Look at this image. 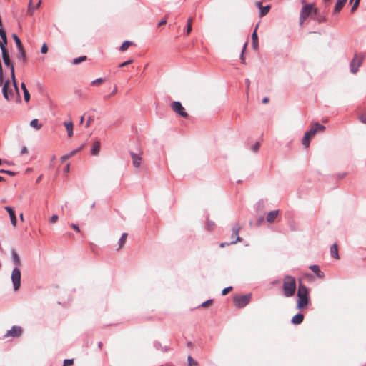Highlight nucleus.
Segmentation results:
<instances>
[{
    "mask_svg": "<svg viewBox=\"0 0 366 366\" xmlns=\"http://www.w3.org/2000/svg\"><path fill=\"white\" fill-rule=\"evenodd\" d=\"M297 295L298 297L297 308L298 310H302L306 307L309 303V292L307 287L300 283L298 287Z\"/></svg>",
    "mask_w": 366,
    "mask_h": 366,
    "instance_id": "obj_1",
    "label": "nucleus"
},
{
    "mask_svg": "<svg viewBox=\"0 0 366 366\" xmlns=\"http://www.w3.org/2000/svg\"><path fill=\"white\" fill-rule=\"evenodd\" d=\"M325 127L318 122H315L311 124L310 129L305 133L302 138V145L307 148L310 144V139L315 135L317 132H323Z\"/></svg>",
    "mask_w": 366,
    "mask_h": 366,
    "instance_id": "obj_2",
    "label": "nucleus"
},
{
    "mask_svg": "<svg viewBox=\"0 0 366 366\" xmlns=\"http://www.w3.org/2000/svg\"><path fill=\"white\" fill-rule=\"evenodd\" d=\"M282 288L285 297H292L296 290L295 278L290 275H286L284 278Z\"/></svg>",
    "mask_w": 366,
    "mask_h": 366,
    "instance_id": "obj_3",
    "label": "nucleus"
},
{
    "mask_svg": "<svg viewBox=\"0 0 366 366\" xmlns=\"http://www.w3.org/2000/svg\"><path fill=\"white\" fill-rule=\"evenodd\" d=\"M316 13V9L312 4H305L302 6L300 14V24L302 25L304 21L312 13Z\"/></svg>",
    "mask_w": 366,
    "mask_h": 366,
    "instance_id": "obj_4",
    "label": "nucleus"
},
{
    "mask_svg": "<svg viewBox=\"0 0 366 366\" xmlns=\"http://www.w3.org/2000/svg\"><path fill=\"white\" fill-rule=\"evenodd\" d=\"M364 59V56L355 54L354 58L350 62V71L352 74H356L358 71L359 68L361 66Z\"/></svg>",
    "mask_w": 366,
    "mask_h": 366,
    "instance_id": "obj_5",
    "label": "nucleus"
},
{
    "mask_svg": "<svg viewBox=\"0 0 366 366\" xmlns=\"http://www.w3.org/2000/svg\"><path fill=\"white\" fill-rule=\"evenodd\" d=\"M251 295L249 294L237 296L234 298V304L238 308L245 307L250 301Z\"/></svg>",
    "mask_w": 366,
    "mask_h": 366,
    "instance_id": "obj_6",
    "label": "nucleus"
},
{
    "mask_svg": "<svg viewBox=\"0 0 366 366\" xmlns=\"http://www.w3.org/2000/svg\"><path fill=\"white\" fill-rule=\"evenodd\" d=\"M11 281L14 290H17L21 286V271L18 267H15L12 271Z\"/></svg>",
    "mask_w": 366,
    "mask_h": 366,
    "instance_id": "obj_7",
    "label": "nucleus"
},
{
    "mask_svg": "<svg viewBox=\"0 0 366 366\" xmlns=\"http://www.w3.org/2000/svg\"><path fill=\"white\" fill-rule=\"evenodd\" d=\"M171 107L174 112L178 114L182 117H187L188 114L184 111V108L182 107L180 102H172L171 103Z\"/></svg>",
    "mask_w": 366,
    "mask_h": 366,
    "instance_id": "obj_8",
    "label": "nucleus"
},
{
    "mask_svg": "<svg viewBox=\"0 0 366 366\" xmlns=\"http://www.w3.org/2000/svg\"><path fill=\"white\" fill-rule=\"evenodd\" d=\"M22 333L21 327L19 326H13L11 330H8L5 337H19L21 336Z\"/></svg>",
    "mask_w": 366,
    "mask_h": 366,
    "instance_id": "obj_9",
    "label": "nucleus"
},
{
    "mask_svg": "<svg viewBox=\"0 0 366 366\" xmlns=\"http://www.w3.org/2000/svg\"><path fill=\"white\" fill-rule=\"evenodd\" d=\"M241 229V227L239 224H235L232 227V232L234 233V235L237 236V239L234 240H232L230 242V244H235L237 242H241L242 239L239 236V232Z\"/></svg>",
    "mask_w": 366,
    "mask_h": 366,
    "instance_id": "obj_10",
    "label": "nucleus"
},
{
    "mask_svg": "<svg viewBox=\"0 0 366 366\" xmlns=\"http://www.w3.org/2000/svg\"><path fill=\"white\" fill-rule=\"evenodd\" d=\"M258 28V24L256 26L254 31H253L252 34V46L254 50H257L259 47V41H258V37L257 34V30Z\"/></svg>",
    "mask_w": 366,
    "mask_h": 366,
    "instance_id": "obj_11",
    "label": "nucleus"
},
{
    "mask_svg": "<svg viewBox=\"0 0 366 366\" xmlns=\"http://www.w3.org/2000/svg\"><path fill=\"white\" fill-rule=\"evenodd\" d=\"M9 80H7L4 84V86H3V88H2V93H3V95H4V97L6 100H10L11 98V96H12L11 95L12 91L11 90L10 93L8 91V86H9Z\"/></svg>",
    "mask_w": 366,
    "mask_h": 366,
    "instance_id": "obj_12",
    "label": "nucleus"
},
{
    "mask_svg": "<svg viewBox=\"0 0 366 366\" xmlns=\"http://www.w3.org/2000/svg\"><path fill=\"white\" fill-rule=\"evenodd\" d=\"M130 155L132 159L133 165L137 168L139 167L142 162V157L132 152H130Z\"/></svg>",
    "mask_w": 366,
    "mask_h": 366,
    "instance_id": "obj_13",
    "label": "nucleus"
},
{
    "mask_svg": "<svg viewBox=\"0 0 366 366\" xmlns=\"http://www.w3.org/2000/svg\"><path fill=\"white\" fill-rule=\"evenodd\" d=\"M2 59L6 66L11 69L14 68V64L11 63L9 52L2 54Z\"/></svg>",
    "mask_w": 366,
    "mask_h": 366,
    "instance_id": "obj_14",
    "label": "nucleus"
},
{
    "mask_svg": "<svg viewBox=\"0 0 366 366\" xmlns=\"http://www.w3.org/2000/svg\"><path fill=\"white\" fill-rule=\"evenodd\" d=\"M81 148H82V147H80L78 149H74V150L71 151L69 153L61 156L60 158L61 162H65L66 160L69 159V158H71V157L75 155L77 152L81 151Z\"/></svg>",
    "mask_w": 366,
    "mask_h": 366,
    "instance_id": "obj_15",
    "label": "nucleus"
},
{
    "mask_svg": "<svg viewBox=\"0 0 366 366\" xmlns=\"http://www.w3.org/2000/svg\"><path fill=\"white\" fill-rule=\"evenodd\" d=\"M278 214H279L278 210H273V211L269 212L267 216V222L269 223L274 222L275 219L277 217Z\"/></svg>",
    "mask_w": 366,
    "mask_h": 366,
    "instance_id": "obj_16",
    "label": "nucleus"
},
{
    "mask_svg": "<svg viewBox=\"0 0 366 366\" xmlns=\"http://www.w3.org/2000/svg\"><path fill=\"white\" fill-rule=\"evenodd\" d=\"M304 320V315L302 313H297L292 318L291 322L294 325H300Z\"/></svg>",
    "mask_w": 366,
    "mask_h": 366,
    "instance_id": "obj_17",
    "label": "nucleus"
},
{
    "mask_svg": "<svg viewBox=\"0 0 366 366\" xmlns=\"http://www.w3.org/2000/svg\"><path fill=\"white\" fill-rule=\"evenodd\" d=\"M310 269L312 271L318 278H322L324 277V273L320 271L318 265H311Z\"/></svg>",
    "mask_w": 366,
    "mask_h": 366,
    "instance_id": "obj_18",
    "label": "nucleus"
},
{
    "mask_svg": "<svg viewBox=\"0 0 366 366\" xmlns=\"http://www.w3.org/2000/svg\"><path fill=\"white\" fill-rule=\"evenodd\" d=\"M346 2L347 0H337L334 7V13H339Z\"/></svg>",
    "mask_w": 366,
    "mask_h": 366,
    "instance_id": "obj_19",
    "label": "nucleus"
},
{
    "mask_svg": "<svg viewBox=\"0 0 366 366\" xmlns=\"http://www.w3.org/2000/svg\"><path fill=\"white\" fill-rule=\"evenodd\" d=\"M330 255L332 257H334L337 259L340 258L338 254V248L337 244H334L330 247Z\"/></svg>",
    "mask_w": 366,
    "mask_h": 366,
    "instance_id": "obj_20",
    "label": "nucleus"
},
{
    "mask_svg": "<svg viewBox=\"0 0 366 366\" xmlns=\"http://www.w3.org/2000/svg\"><path fill=\"white\" fill-rule=\"evenodd\" d=\"M11 258L13 263L18 267L21 264V261L18 254L14 250H11Z\"/></svg>",
    "mask_w": 366,
    "mask_h": 366,
    "instance_id": "obj_21",
    "label": "nucleus"
},
{
    "mask_svg": "<svg viewBox=\"0 0 366 366\" xmlns=\"http://www.w3.org/2000/svg\"><path fill=\"white\" fill-rule=\"evenodd\" d=\"M100 150V142L99 141H96L92 147L91 153L92 155H97Z\"/></svg>",
    "mask_w": 366,
    "mask_h": 366,
    "instance_id": "obj_22",
    "label": "nucleus"
},
{
    "mask_svg": "<svg viewBox=\"0 0 366 366\" xmlns=\"http://www.w3.org/2000/svg\"><path fill=\"white\" fill-rule=\"evenodd\" d=\"M18 51H19V54L17 55L18 60L21 61L22 63H24L26 59V52L24 51V49L22 48L21 49H18Z\"/></svg>",
    "mask_w": 366,
    "mask_h": 366,
    "instance_id": "obj_23",
    "label": "nucleus"
},
{
    "mask_svg": "<svg viewBox=\"0 0 366 366\" xmlns=\"http://www.w3.org/2000/svg\"><path fill=\"white\" fill-rule=\"evenodd\" d=\"M68 133V136L71 137L73 135V123L72 122H65L64 123Z\"/></svg>",
    "mask_w": 366,
    "mask_h": 366,
    "instance_id": "obj_24",
    "label": "nucleus"
},
{
    "mask_svg": "<svg viewBox=\"0 0 366 366\" xmlns=\"http://www.w3.org/2000/svg\"><path fill=\"white\" fill-rule=\"evenodd\" d=\"M6 45L7 38L1 39V40L0 41V49L1 50L2 54L9 52L8 49H6Z\"/></svg>",
    "mask_w": 366,
    "mask_h": 366,
    "instance_id": "obj_25",
    "label": "nucleus"
},
{
    "mask_svg": "<svg viewBox=\"0 0 366 366\" xmlns=\"http://www.w3.org/2000/svg\"><path fill=\"white\" fill-rule=\"evenodd\" d=\"M269 10H270V6L269 5H267L265 6H262L259 9V16L260 17L264 16L266 14H267V13L269 11Z\"/></svg>",
    "mask_w": 366,
    "mask_h": 366,
    "instance_id": "obj_26",
    "label": "nucleus"
},
{
    "mask_svg": "<svg viewBox=\"0 0 366 366\" xmlns=\"http://www.w3.org/2000/svg\"><path fill=\"white\" fill-rule=\"evenodd\" d=\"M265 200L260 199L256 204L257 212H263L264 210Z\"/></svg>",
    "mask_w": 366,
    "mask_h": 366,
    "instance_id": "obj_27",
    "label": "nucleus"
},
{
    "mask_svg": "<svg viewBox=\"0 0 366 366\" xmlns=\"http://www.w3.org/2000/svg\"><path fill=\"white\" fill-rule=\"evenodd\" d=\"M12 38L16 43L17 49H21L24 48L20 39L18 37V36L16 34H12Z\"/></svg>",
    "mask_w": 366,
    "mask_h": 366,
    "instance_id": "obj_28",
    "label": "nucleus"
},
{
    "mask_svg": "<svg viewBox=\"0 0 366 366\" xmlns=\"http://www.w3.org/2000/svg\"><path fill=\"white\" fill-rule=\"evenodd\" d=\"M127 237V233H123L122 234V237H120L119 242H118L119 247L117 248V250H119L120 248H122L124 246V244L126 242Z\"/></svg>",
    "mask_w": 366,
    "mask_h": 366,
    "instance_id": "obj_29",
    "label": "nucleus"
},
{
    "mask_svg": "<svg viewBox=\"0 0 366 366\" xmlns=\"http://www.w3.org/2000/svg\"><path fill=\"white\" fill-rule=\"evenodd\" d=\"M30 126L36 130H39L41 128L42 125L39 124V120L37 119H32L30 122Z\"/></svg>",
    "mask_w": 366,
    "mask_h": 366,
    "instance_id": "obj_30",
    "label": "nucleus"
},
{
    "mask_svg": "<svg viewBox=\"0 0 366 366\" xmlns=\"http://www.w3.org/2000/svg\"><path fill=\"white\" fill-rule=\"evenodd\" d=\"M134 43L130 41H125L120 46V51H125L130 46L133 45Z\"/></svg>",
    "mask_w": 366,
    "mask_h": 366,
    "instance_id": "obj_31",
    "label": "nucleus"
},
{
    "mask_svg": "<svg viewBox=\"0 0 366 366\" xmlns=\"http://www.w3.org/2000/svg\"><path fill=\"white\" fill-rule=\"evenodd\" d=\"M9 214V217H10V220H11V223L12 226L16 227V224H17V219H16V216L15 212H14Z\"/></svg>",
    "mask_w": 366,
    "mask_h": 366,
    "instance_id": "obj_32",
    "label": "nucleus"
},
{
    "mask_svg": "<svg viewBox=\"0 0 366 366\" xmlns=\"http://www.w3.org/2000/svg\"><path fill=\"white\" fill-rule=\"evenodd\" d=\"M86 59V56H81L74 59L72 63H73V64L76 65V64H79L84 61Z\"/></svg>",
    "mask_w": 366,
    "mask_h": 366,
    "instance_id": "obj_33",
    "label": "nucleus"
},
{
    "mask_svg": "<svg viewBox=\"0 0 366 366\" xmlns=\"http://www.w3.org/2000/svg\"><path fill=\"white\" fill-rule=\"evenodd\" d=\"M192 19L189 18L187 19V29H186V34L187 35H188L192 29Z\"/></svg>",
    "mask_w": 366,
    "mask_h": 366,
    "instance_id": "obj_34",
    "label": "nucleus"
},
{
    "mask_svg": "<svg viewBox=\"0 0 366 366\" xmlns=\"http://www.w3.org/2000/svg\"><path fill=\"white\" fill-rule=\"evenodd\" d=\"M35 9H36L35 6H32V1H31V0H30L29 2V4H28V10H27L28 14L32 15Z\"/></svg>",
    "mask_w": 366,
    "mask_h": 366,
    "instance_id": "obj_35",
    "label": "nucleus"
},
{
    "mask_svg": "<svg viewBox=\"0 0 366 366\" xmlns=\"http://www.w3.org/2000/svg\"><path fill=\"white\" fill-rule=\"evenodd\" d=\"M189 366H197V362L194 360L190 355L187 358Z\"/></svg>",
    "mask_w": 366,
    "mask_h": 366,
    "instance_id": "obj_36",
    "label": "nucleus"
},
{
    "mask_svg": "<svg viewBox=\"0 0 366 366\" xmlns=\"http://www.w3.org/2000/svg\"><path fill=\"white\" fill-rule=\"evenodd\" d=\"M215 227V224L214 222L210 220H207V229L208 230H212Z\"/></svg>",
    "mask_w": 366,
    "mask_h": 366,
    "instance_id": "obj_37",
    "label": "nucleus"
},
{
    "mask_svg": "<svg viewBox=\"0 0 366 366\" xmlns=\"http://www.w3.org/2000/svg\"><path fill=\"white\" fill-rule=\"evenodd\" d=\"M11 79H12V81L14 83V85L16 88V89L17 90V85H16V78H15V74H14V68H12V69H11Z\"/></svg>",
    "mask_w": 366,
    "mask_h": 366,
    "instance_id": "obj_38",
    "label": "nucleus"
},
{
    "mask_svg": "<svg viewBox=\"0 0 366 366\" xmlns=\"http://www.w3.org/2000/svg\"><path fill=\"white\" fill-rule=\"evenodd\" d=\"M104 82V79L102 78H98L91 82L92 86H96L98 84H100Z\"/></svg>",
    "mask_w": 366,
    "mask_h": 366,
    "instance_id": "obj_39",
    "label": "nucleus"
},
{
    "mask_svg": "<svg viewBox=\"0 0 366 366\" xmlns=\"http://www.w3.org/2000/svg\"><path fill=\"white\" fill-rule=\"evenodd\" d=\"M360 0H355L351 8V12H354L358 7Z\"/></svg>",
    "mask_w": 366,
    "mask_h": 366,
    "instance_id": "obj_40",
    "label": "nucleus"
},
{
    "mask_svg": "<svg viewBox=\"0 0 366 366\" xmlns=\"http://www.w3.org/2000/svg\"><path fill=\"white\" fill-rule=\"evenodd\" d=\"M360 0H355L351 8V12H354L358 7Z\"/></svg>",
    "mask_w": 366,
    "mask_h": 366,
    "instance_id": "obj_41",
    "label": "nucleus"
},
{
    "mask_svg": "<svg viewBox=\"0 0 366 366\" xmlns=\"http://www.w3.org/2000/svg\"><path fill=\"white\" fill-rule=\"evenodd\" d=\"M360 0H355L351 8V12H354L358 7Z\"/></svg>",
    "mask_w": 366,
    "mask_h": 366,
    "instance_id": "obj_42",
    "label": "nucleus"
},
{
    "mask_svg": "<svg viewBox=\"0 0 366 366\" xmlns=\"http://www.w3.org/2000/svg\"><path fill=\"white\" fill-rule=\"evenodd\" d=\"M232 290V286H229V287H225L224 289L222 290V295H226L229 292H230L231 290Z\"/></svg>",
    "mask_w": 366,
    "mask_h": 366,
    "instance_id": "obj_43",
    "label": "nucleus"
},
{
    "mask_svg": "<svg viewBox=\"0 0 366 366\" xmlns=\"http://www.w3.org/2000/svg\"><path fill=\"white\" fill-rule=\"evenodd\" d=\"M74 360L73 359H66L64 361L63 366H68L73 364Z\"/></svg>",
    "mask_w": 366,
    "mask_h": 366,
    "instance_id": "obj_44",
    "label": "nucleus"
},
{
    "mask_svg": "<svg viewBox=\"0 0 366 366\" xmlns=\"http://www.w3.org/2000/svg\"><path fill=\"white\" fill-rule=\"evenodd\" d=\"M24 98L26 102L30 100V94L29 93L28 90L24 92Z\"/></svg>",
    "mask_w": 366,
    "mask_h": 366,
    "instance_id": "obj_45",
    "label": "nucleus"
},
{
    "mask_svg": "<svg viewBox=\"0 0 366 366\" xmlns=\"http://www.w3.org/2000/svg\"><path fill=\"white\" fill-rule=\"evenodd\" d=\"M0 173L7 174L10 176H14L15 174V173L14 172L10 171V170H6V169H1Z\"/></svg>",
    "mask_w": 366,
    "mask_h": 366,
    "instance_id": "obj_46",
    "label": "nucleus"
},
{
    "mask_svg": "<svg viewBox=\"0 0 366 366\" xmlns=\"http://www.w3.org/2000/svg\"><path fill=\"white\" fill-rule=\"evenodd\" d=\"M59 219V217L58 215L56 214H53L51 216V217L50 218V220L49 222L51 223V224H54Z\"/></svg>",
    "mask_w": 366,
    "mask_h": 366,
    "instance_id": "obj_47",
    "label": "nucleus"
},
{
    "mask_svg": "<svg viewBox=\"0 0 366 366\" xmlns=\"http://www.w3.org/2000/svg\"><path fill=\"white\" fill-rule=\"evenodd\" d=\"M47 51H48V46H47L46 44L44 43L41 46V52L42 54H46V53H47Z\"/></svg>",
    "mask_w": 366,
    "mask_h": 366,
    "instance_id": "obj_48",
    "label": "nucleus"
},
{
    "mask_svg": "<svg viewBox=\"0 0 366 366\" xmlns=\"http://www.w3.org/2000/svg\"><path fill=\"white\" fill-rule=\"evenodd\" d=\"M132 62V61L131 59H129V60H128V61H126L122 62V64H120L119 65V68L124 67V66H127V65L130 64Z\"/></svg>",
    "mask_w": 366,
    "mask_h": 366,
    "instance_id": "obj_49",
    "label": "nucleus"
},
{
    "mask_svg": "<svg viewBox=\"0 0 366 366\" xmlns=\"http://www.w3.org/2000/svg\"><path fill=\"white\" fill-rule=\"evenodd\" d=\"M259 146H260L259 142H256V143H255V144L252 147V148H251V149H252V150L253 152H257V151L259 149Z\"/></svg>",
    "mask_w": 366,
    "mask_h": 366,
    "instance_id": "obj_50",
    "label": "nucleus"
},
{
    "mask_svg": "<svg viewBox=\"0 0 366 366\" xmlns=\"http://www.w3.org/2000/svg\"><path fill=\"white\" fill-rule=\"evenodd\" d=\"M212 302V299H210V300H207V301L204 302L201 305V306H202V307H207L208 305H209Z\"/></svg>",
    "mask_w": 366,
    "mask_h": 366,
    "instance_id": "obj_51",
    "label": "nucleus"
},
{
    "mask_svg": "<svg viewBox=\"0 0 366 366\" xmlns=\"http://www.w3.org/2000/svg\"><path fill=\"white\" fill-rule=\"evenodd\" d=\"M0 36L1 39L6 38V34L4 29L0 28Z\"/></svg>",
    "mask_w": 366,
    "mask_h": 366,
    "instance_id": "obj_52",
    "label": "nucleus"
},
{
    "mask_svg": "<svg viewBox=\"0 0 366 366\" xmlns=\"http://www.w3.org/2000/svg\"><path fill=\"white\" fill-rule=\"evenodd\" d=\"M247 46V42H246L244 44V46H243V49H242L241 55H240V58H241L242 60L244 59V51L246 49Z\"/></svg>",
    "mask_w": 366,
    "mask_h": 366,
    "instance_id": "obj_53",
    "label": "nucleus"
},
{
    "mask_svg": "<svg viewBox=\"0 0 366 366\" xmlns=\"http://www.w3.org/2000/svg\"><path fill=\"white\" fill-rule=\"evenodd\" d=\"M4 209L8 212L9 214H11L14 212V209L11 207H9V206H6L4 207Z\"/></svg>",
    "mask_w": 366,
    "mask_h": 366,
    "instance_id": "obj_54",
    "label": "nucleus"
},
{
    "mask_svg": "<svg viewBox=\"0 0 366 366\" xmlns=\"http://www.w3.org/2000/svg\"><path fill=\"white\" fill-rule=\"evenodd\" d=\"M71 227L73 229H74L76 232H81L77 224H71Z\"/></svg>",
    "mask_w": 366,
    "mask_h": 366,
    "instance_id": "obj_55",
    "label": "nucleus"
},
{
    "mask_svg": "<svg viewBox=\"0 0 366 366\" xmlns=\"http://www.w3.org/2000/svg\"><path fill=\"white\" fill-rule=\"evenodd\" d=\"M360 120L361 122L366 124V115H362L360 117Z\"/></svg>",
    "mask_w": 366,
    "mask_h": 366,
    "instance_id": "obj_56",
    "label": "nucleus"
},
{
    "mask_svg": "<svg viewBox=\"0 0 366 366\" xmlns=\"http://www.w3.org/2000/svg\"><path fill=\"white\" fill-rule=\"evenodd\" d=\"M254 4L259 9L262 6V3L261 1H256Z\"/></svg>",
    "mask_w": 366,
    "mask_h": 366,
    "instance_id": "obj_57",
    "label": "nucleus"
},
{
    "mask_svg": "<svg viewBox=\"0 0 366 366\" xmlns=\"http://www.w3.org/2000/svg\"><path fill=\"white\" fill-rule=\"evenodd\" d=\"M28 152V149L26 148V147H23L21 149V154H26Z\"/></svg>",
    "mask_w": 366,
    "mask_h": 366,
    "instance_id": "obj_58",
    "label": "nucleus"
},
{
    "mask_svg": "<svg viewBox=\"0 0 366 366\" xmlns=\"http://www.w3.org/2000/svg\"><path fill=\"white\" fill-rule=\"evenodd\" d=\"M4 84V74L0 73V86Z\"/></svg>",
    "mask_w": 366,
    "mask_h": 366,
    "instance_id": "obj_59",
    "label": "nucleus"
},
{
    "mask_svg": "<svg viewBox=\"0 0 366 366\" xmlns=\"http://www.w3.org/2000/svg\"><path fill=\"white\" fill-rule=\"evenodd\" d=\"M231 244L230 242H222L219 244L220 247H224L225 246H228Z\"/></svg>",
    "mask_w": 366,
    "mask_h": 366,
    "instance_id": "obj_60",
    "label": "nucleus"
},
{
    "mask_svg": "<svg viewBox=\"0 0 366 366\" xmlns=\"http://www.w3.org/2000/svg\"><path fill=\"white\" fill-rule=\"evenodd\" d=\"M21 89L23 90V92H25L26 90H27L24 83H21Z\"/></svg>",
    "mask_w": 366,
    "mask_h": 366,
    "instance_id": "obj_61",
    "label": "nucleus"
},
{
    "mask_svg": "<svg viewBox=\"0 0 366 366\" xmlns=\"http://www.w3.org/2000/svg\"><path fill=\"white\" fill-rule=\"evenodd\" d=\"M92 121V119L91 117H89L88 120H87V122H86V127H89Z\"/></svg>",
    "mask_w": 366,
    "mask_h": 366,
    "instance_id": "obj_62",
    "label": "nucleus"
},
{
    "mask_svg": "<svg viewBox=\"0 0 366 366\" xmlns=\"http://www.w3.org/2000/svg\"><path fill=\"white\" fill-rule=\"evenodd\" d=\"M166 22H167L166 19H162V20H161V21L159 22L158 25H159V26H161V25L165 24H166Z\"/></svg>",
    "mask_w": 366,
    "mask_h": 366,
    "instance_id": "obj_63",
    "label": "nucleus"
},
{
    "mask_svg": "<svg viewBox=\"0 0 366 366\" xmlns=\"http://www.w3.org/2000/svg\"><path fill=\"white\" fill-rule=\"evenodd\" d=\"M262 102L263 104H266V103H267L269 102V98L268 97H264V98H263Z\"/></svg>",
    "mask_w": 366,
    "mask_h": 366,
    "instance_id": "obj_64",
    "label": "nucleus"
}]
</instances>
